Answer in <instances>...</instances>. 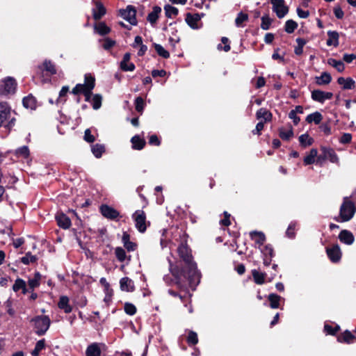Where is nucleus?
Segmentation results:
<instances>
[{"instance_id":"1","label":"nucleus","mask_w":356,"mask_h":356,"mask_svg":"<svg viewBox=\"0 0 356 356\" xmlns=\"http://www.w3.org/2000/svg\"><path fill=\"white\" fill-rule=\"evenodd\" d=\"M201 274L198 268H169V273L163 276L168 284H175L183 292L178 296L185 303L189 295L188 288L194 291L200 282Z\"/></svg>"},{"instance_id":"2","label":"nucleus","mask_w":356,"mask_h":356,"mask_svg":"<svg viewBox=\"0 0 356 356\" xmlns=\"http://www.w3.org/2000/svg\"><path fill=\"white\" fill-rule=\"evenodd\" d=\"M356 199V192L353 193L350 197H344L343 203L340 207L339 216L334 220L339 222L349 221L355 215L356 205L353 200Z\"/></svg>"},{"instance_id":"3","label":"nucleus","mask_w":356,"mask_h":356,"mask_svg":"<svg viewBox=\"0 0 356 356\" xmlns=\"http://www.w3.org/2000/svg\"><path fill=\"white\" fill-rule=\"evenodd\" d=\"M15 121L10 106L6 102H0V127L10 130L15 126Z\"/></svg>"},{"instance_id":"4","label":"nucleus","mask_w":356,"mask_h":356,"mask_svg":"<svg viewBox=\"0 0 356 356\" xmlns=\"http://www.w3.org/2000/svg\"><path fill=\"white\" fill-rule=\"evenodd\" d=\"M33 323L35 333L38 336L44 335L49 330L51 325V320L48 316H36L30 321Z\"/></svg>"},{"instance_id":"5","label":"nucleus","mask_w":356,"mask_h":356,"mask_svg":"<svg viewBox=\"0 0 356 356\" xmlns=\"http://www.w3.org/2000/svg\"><path fill=\"white\" fill-rule=\"evenodd\" d=\"M177 252L180 259L184 261L187 267H197V264L194 261L192 255V251L187 245L186 239H184L177 248Z\"/></svg>"},{"instance_id":"6","label":"nucleus","mask_w":356,"mask_h":356,"mask_svg":"<svg viewBox=\"0 0 356 356\" xmlns=\"http://www.w3.org/2000/svg\"><path fill=\"white\" fill-rule=\"evenodd\" d=\"M133 219L135 222V226L138 231L140 233H144L147 229L146 216L143 210L136 211L133 216Z\"/></svg>"},{"instance_id":"7","label":"nucleus","mask_w":356,"mask_h":356,"mask_svg":"<svg viewBox=\"0 0 356 356\" xmlns=\"http://www.w3.org/2000/svg\"><path fill=\"white\" fill-rule=\"evenodd\" d=\"M270 3L273 11L278 18H283L288 13L289 8L286 6L284 0H270Z\"/></svg>"},{"instance_id":"8","label":"nucleus","mask_w":356,"mask_h":356,"mask_svg":"<svg viewBox=\"0 0 356 356\" xmlns=\"http://www.w3.org/2000/svg\"><path fill=\"white\" fill-rule=\"evenodd\" d=\"M136 14V11L132 6H128L125 9L120 10V16L131 25H136L137 24Z\"/></svg>"},{"instance_id":"9","label":"nucleus","mask_w":356,"mask_h":356,"mask_svg":"<svg viewBox=\"0 0 356 356\" xmlns=\"http://www.w3.org/2000/svg\"><path fill=\"white\" fill-rule=\"evenodd\" d=\"M311 97L314 101L323 104L326 100L331 99L333 97V93L321 90H314L312 92Z\"/></svg>"},{"instance_id":"10","label":"nucleus","mask_w":356,"mask_h":356,"mask_svg":"<svg viewBox=\"0 0 356 356\" xmlns=\"http://www.w3.org/2000/svg\"><path fill=\"white\" fill-rule=\"evenodd\" d=\"M337 341L346 344L354 343L356 341V334L346 330L337 336Z\"/></svg>"},{"instance_id":"11","label":"nucleus","mask_w":356,"mask_h":356,"mask_svg":"<svg viewBox=\"0 0 356 356\" xmlns=\"http://www.w3.org/2000/svg\"><path fill=\"white\" fill-rule=\"evenodd\" d=\"M100 211L103 216L111 220H115L120 216V213L116 209L106 204L101 206Z\"/></svg>"},{"instance_id":"12","label":"nucleus","mask_w":356,"mask_h":356,"mask_svg":"<svg viewBox=\"0 0 356 356\" xmlns=\"http://www.w3.org/2000/svg\"><path fill=\"white\" fill-rule=\"evenodd\" d=\"M17 83L15 80L11 77L6 78L1 85V88H3V94H10L14 93L16 89Z\"/></svg>"},{"instance_id":"13","label":"nucleus","mask_w":356,"mask_h":356,"mask_svg":"<svg viewBox=\"0 0 356 356\" xmlns=\"http://www.w3.org/2000/svg\"><path fill=\"white\" fill-rule=\"evenodd\" d=\"M321 151L323 154V159H328L332 163L339 164V157L332 148L322 147Z\"/></svg>"},{"instance_id":"14","label":"nucleus","mask_w":356,"mask_h":356,"mask_svg":"<svg viewBox=\"0 0 356 356\" xmlns=\"http://www.w3.org/2000/svg\"><path fill=\"white\" fill-rule=\"evenodd\" d=\"M55 218L57 224L60 227L66 229L71 226V220L70 218L63 213H58Z\"/></svg>"},{"instance_id":"15","label":"nucleus","mask_w":356,"mask_h":356,"mask_svg":"<svg viewBox=\"0 0 356 356\" xmlns=\"http://www.w3.org/2000/svg\"><path fill=\"white\" fill-rule=\"evenodd\" d=\"M250 236L254 241L256 245L261 248L266 241V236L261 232L253 231L250 233Z\"/></svg>"},{"instance_id":"16","label":"nucleus","mask_w":356,"mask_h":356,"mask_svg":"<svg viewBox=\"0 0 356 356\" xmlns=\"http://www.w3.org/2000/svg\"><path fill=\"white\" fill-rule=\"evenodd\" d=\"M120 286L122 291L133 292L135 290L134 283L128 277H122L120 281Z\"/></svg>"},{"instance_id":"17","label":"nucleus","mask_w":356,"mask_h":356,"mask_svg":"<svg viewBox=\"0 0 356 356\" xmlns=\"http://www.w3.org/2000/svg\"><path fill=\"white\" fill-rule=\"evenodd\" d=\"M260 252L264 255V264L265 266L270 265L271 257L273 254V249L270 245H264L261 247Z\"/></svg>"},{"instance_id":"18","label":"nucleus","mask_w":356,"mask_h":356,"mask_svg":"<svg viewBox=\"0 0 356 356\" xmlns=\"http://www.w3.org/2000/svg\"><path fill=\"white\" fill-rule=\"evenodd\" d=\"M339 239L341 243L346 245H352L355 241V238L352 232L346 229L341 231L339 234Z\"/></svg>"},{"instance_id":"19","label":"nucleus","mask_w":356,"mask_h":356,"mask_svg":"<svg viewBox=\"0 0 356 356\" xmlns=\"http://www.w3.org/2000/svg\"><path fill=\"white\" fill-rule=\"evenodd\" d=\"M327 254L332 261L337 262L340 259L341 253L339 247L334 245L327 248Z\"/></svg>"},{"instance_id":"20","label":"nucleus","mask_w":356,"mask_h":356,"mask_svg":"<svg viewBox=\"0 0 356 356\" xmlns=\"http://www.w3.org/2000/svg\"><path fill=\"white\" fill-rule=\"evenodd\" d=\"M106 13L104 5L99 2H95V8L92 9V16L95 20L100 19Z\"/></svg>"},{"instance_id":"21","label":"nucleus","mask_w":356,"mask_h":356,"mask_svg":"<svg viewBox=\"0 0 356 356\" xmlns=\"http://www.w3.org/2000/svg\"><path fill=\"white\" fill-rule=\"evenodd\" d=\"M337 83L342 86L343 90H351L355 87V81L350 77H339Z\"/></svg>"},{"instance_id":"22","label":"nucleus","mask_w":356,"mask_h":356,"mask_svg":"<svg viewBox=\"0 0 356 356\" xmlns=\"http://www.w3.org/2000/svg\"><path fill=\"white\" fill-rule=\"evenodd\" d=\"M328 39L327 40L326 44L327 46H334L335 47L339 46V33L336 31H327Z\"/></svg>"},{"instance_id":"23","label":"nucleus","mask_w":356,"mask_h":356,"mask_svg":"<svg viewBox=\"0 0 356 356\" xmlns=\"http://www.w3.org/2000/svg\"><path fill=\"white\" fill-rule=\"evenodd\" d=\"M161 13V7H159L158 6H154L152 11L148 14V15L147 17V20L152 25H154L156 23Z\"/></svg>"},{"instance_id":"24","label":"nucleus","mask_w":356,"mask_h":356,"mask_svg":"<svg viewBox=\"0 0 356 356\" xmlns=\"http://www.w3.org/2000/svg\"><path fill=\"white\" fill-rule=\"evenodd\" d=\"M122 241L124 248L128 251H134L136 249V243L130 241V235L127 232H123Z\"/></svg>"},{"instance_id":"25","label":"nucleus","mask_w":356,"mask_h":356,"mask_svg":"<svg viewBox=\"0 0 356 356\" xmlns=\"http://www.w3.org/2000/svg\"><path fill=\"white\" fill-rule=\"evenodd\" d=\"M102 350L99 343H92L90 344L86 350V356H101Z\"/></svg>"},{"instance_id":"26","label":"nucleus","mask_w":356,"mask_h":356,"mask_svg":"<svg viewBox=\"0 0 356 356\" xmlns=\"http://www.w3.org/2000/svg\"><path fill=\"white\" fill-rule=\"evenodd\" d=\"M69 301L70 300L67 296H60L59 302L58 303V307L60 309H63L66 314H69L72 311V307L69 304Z\"/></svg>"},{"instance_id":"27","label":"nucleus","mask_w":356,"mask_h":356,"mask_svg":"<svg viewBox=\"0 0 356 356\" xmlns=\"http://www.w3.org/2000/svg\"><path fill=\"white\" fill-rule=\"evenodd\" d=\"M315 80L318 86L327 85L332 81V76L330 73L323 72L321 76H316Z\"/></svg>"},{"instance_id":"28","label":"nucleus","mask_w":356,"mask_h":356,"mask_svg":"<svg viewBox=\"0 0 356 356\" xmlns=\"http://www.w3.org/2000/svg\"><path fill=\"white\" fill-rule=\"evenodd\" d=\"M200 20L198 14L188 13L186 17V22L188 25L193 29H198L197 22Z\"/></svg>"},{"instance_id":"29","label":"nucleus","mask_w":356,"mask_h":356,"mask_svg":"<svg viewBox=\"0 0 356 356\" xmlns=\"http://www.w3.org/2000/svg\"><path fill=\"white\" fill-rule=\"evenodd\" d=\"M256 117L258 120L263 119L264 122H270L272 120V113L266 108H261L257 111Z\"/></svg>"},{"instance_id":"30","label":"nucleus","mask_w":356,"mask_h":356,"mask_svg":"<svg viewBox=\"0 0 356 356\" xmlns=\"http://www.w3.org/2000/svg\"><path fill=\"white\" fill-rule=\"evenodd\" d=\"M269 306L272 309H277L280 307V302L282 297L276 293H272L268 296Z\"/></svg>"},{"instance_id":"31","label":"nucleus","mask_w":356,"mask_h":356,"mask_svg":"<svg viewBox=\"0 0 356 356\" xmlns=\"http://www.w3.org/2000/svg\"><path fill=\"white\" fill-rule=\"evenodd\" d=\"M72 92L74 95H78L79 93H83L86 97V101H89V99L92 95V92H88L86 86L84 85L80 84V83L76 85V86L72 89Z\"/></svg>"},{"instance_id":"32","label":"nucleus","mask_w":356,"mask_h":356,"mask_svg":"<svg viewBox=\"0 0 356 356\" xmlns=\"http://www.w3.org/2000/svg\"><path fill=\"white\" fill-rule=\"evenodd\" d=\"M13 289L15 292H17L22 289L23 294H26V293L30 292L29 289L26 288V282L20 278H17L15 280V282L13 286Z\"/></svg>"},{"instance_id":"33","label":"nucleus","mask_w":356,"mask_h":356,"mask_svg":"<svg viewBox=\"0 0 356 356\" xmlns=\"http://www.w3.org/2000/svg\"><path fill=\"white\" fill-rule=\"evenodd\" d=\"M131 142L132 143V147L134 149H138V150L142 149L145 145V140L141 138L138 136H134V137H132Z\"/></svg>"},{"instance_id":"34","label":"nucleus","mask_w":356,"mask_h":356,"mask_svg":"<svg viewBox=\"0 0 356 356\" xmlns=\"http://www.w3.org/2000/svg\"><path fill=\"white\" fill-rule=\"evenodd\" d=\"M327 64L334 67L339 72H343L345 70V65L341 60L330 58L327 59Z\"/></svg>"},{"instance_id":"35","label":"nucleus","mask_w":356,"mask_h":356,"mask_svg":"<svg viewBox=\"0 0 356 356\" xmlns=\"http://www.w3.org/2000/svg\"><path fill=\"white\" fill-rule=\"evenodd\" d=\"M199 341L197 334L193 331V330H188V336L186 338V342L188 344L189 346H195Z\"/></svg>"},{"instance_id":"36","label":"nucleus","mask_w":356,"mask_h":356,"mask_svg":"<svg viewBox=\"0 0 356 356\" xmlns=\"http://www.w3.org/2000/svg\"><path fill=\"white\" fill-rule=\"evenodd\" d=\"M322 119V115L319 112L316 111L308 115L306 118V121L308 123L314 122L316 124H318L321 122Z\"/></svg>"},{"instance_id":"37","label":"nucleus","mask_w":356,"mask_h":356,"mask_svg":"<svg viewBox=\"0 0 356 356\" xmlns=\"http://www.w3.org/2000/svg\"><path fill=\"white\" fill-rule=\"evenodd\" d=\"M318 151L316 149H312L308 155L304 158V164L305 165H311L315 162V159L317 157Z\"/></svg>"},{"instance_id":"38","label":"nucleus","mask_w":356,"mask_h":356,"mask_svg":"<svg viewBox=\"0 0 356 356\" xmlns=\"http://www.w3.org/2000/svg\"><path fill=\"white\" fill-rule=\"evenodd\" d=\"M86 86L88 92H92V90L95 87V78L90 74L85 75V83L83 84Z\"/></svg>"},{"instance_id":"39","label":"nucleus","mask_w":356,"mask_h":356,"mask_svg":"<svg viewBox=\"0 0 356 356\" xmlns=\"http://www.w3.org/2000/svg\"><path fill=\"white\" fill-rule=\"evenodd\" d=\"M22 103L24 106L27 108L34 109L36 106L35 98L32 95L25 97L22 100Z\"/></svg>"},{"instance_id":"40","label":"nucleus","mask_w":356,"mask_h":356,"mask_svg":"<svg viewBox=\"0 0 356 356\" xmlns=\"http://www.w3.org/2000/svg\"><path fill=\"white\" fill-rule=\"evenodd\" d=\"M252 275L257 284H263L265 282L266 273H260L256 269L252 270Z\"/></svg>"},{"instance_id":"41","label":"nucleus","mask_w":356,"mask_h":356,"mask_svg":"<svg viewBox=\"0 0 356 356\" xmlns=\"http://www.w3.org/2000/svg\"><path fill=\"white\" fill-rule=\"evenodd\" d=\"M45 347H46L45 339H42L39 340L35 343V348L31 352V355L33 356H39L41 350L44 349Z\"/></svg>"},{"instance_id":"42","label":"nucleus","mask_w":356,"mask_h":356,"mask_svg":"<svg viewBox=\"0 0 356 356\" xmlns=\"http://www.w3.org/2000/svg\"><path fill=\"white\" fill-rule=\"evenodd\" d=\"M21 261L24 265H33L37 264L36 261L38 259L36 256L32 255L30 252L26 253L25 256L22 257Z\"/></svg>"},{"instance_id":"43","label":"nucleus","mask_w":356,"mask_h":356,"mask_svg":"<svg viewBox=\"0 0 356 356\" xmlns=\"http://www.w3.org/2000/svg\"><path fill=\"white\" fill-rule=\"evenodd\" d=\"M299 142L302 147H308L314 143V139L307 134H302L299 136Z\"/></svg>"},{"instance_id":"44","label":"nucleus","mask_w":356,"mask_h":356,"mask_svg":"<svg viewBox=\"0 0 356 356\" xmlns=\"http://www.w3.org/2000/svg\"><path fill=\"white\" fill-rule=\"evenodd\" d=\"M95 29L101 35H106L111 31L110 28L107 26L104 22H99V24H96L95 26Z\"/></svg>"},{"instance_id":"45","label":"nucleus","mask_w":356,"mask_h":356,"mask_svg":"<svg viewBox=\"0 0 356 356\" xmlns=\"http://www.w3.org/2000/svg\"><path fill=\"white\" fill-rule=\"evenodd\" d=\"M248 20V15L243 12L239 13L235 19V24L237 27H243V23Z\"/></svg>"},{"instance_id":"46","label":"nucleus","mask_w":356,"mask_h":356,"mask_svg":"<svg viewBox=\"0 0 356 356\" xmlns=\"http://www.w3.org/2000/svg\"><path fill=\"white\" fill-rule=\"evenodd\" d=\"M164 10H165V16L168 18L175 17L179 13L178 9L174 6H170V5L165 6Z\"/></svg>"},{"instance_id":"47","label":"nucleus","mask_w":356,"mask_h":356,"mask_svg":"<svg viewBox=\"0 0 356 356\" xmlns=\"http://www.w3.org/2000/svg\"><path fill=\"white\" fill-rule=\"evenodd\" d=\"M105 151L104 146L100 144H95L92 146V152L97 158H100Z\"/></svg>"},{"instance_id":"48","label":"nucleus","mask_w":356,"mask_h":356,"mask_svg":"<svg viewBox=\"0 0 356 356\" xmlns=\"http://www.w3.org/2000/svg\"><path fill=\"white\" fill-rule=\"evenodd\" d=\"M298 24L292 20L289 19L285 23L284 31L288 33H292L297 29Z\"/></svg>"},{"instance_id":"49","label":"nucleus","mask_w":356,"mask_h":356,"mask_svg":"<svg viewBox=\"0 0 356 356\" xmlns=\"http://www.w3.org/2000/svg\"><path fill=\"white\" fill-rule=\"evenodd\" d=\"M280 137L284 140H289L293 136V132L292 128L289 129L285 130L284 129H280L279 131Z\"/></svg>"},{"instance_id":"50","label":"nucleus","mask_w":356,"mask_h":356,"mask_svg":"<svg viewBox=\"0 0 356 356\" xmlns=\"http://www.w3.org/2000/svg\"><path fill=\"white\" fill-rule=\"evenodd\" d=\"M154 47L155 51L160 56L164 58H168L170 57V53L167 50H165L161 44H154Z\"/></svg>"},{"instance_id":"51","label":"nucleus","mask_w":356,"mask_h":356,"mask_svg":"<svg viewBox=\"0 0 356 356\" xmlns=\"http://www.w3.org/2000/svg\"><path fill=\"white\" fill-rule=\"evenodd\" d=\"M340 326L337 325L335 327H332L329 324H325L324 325V331L330 335L335 336L337 333L339 331Z\"/></svg>"},{"instance_id":"52","label":"nucleus","mask_w":356,"mask_h":356,"mask_svg":"<svg viewBox=\"0 0 356 356\" xmlns=\"http://www.w3.org/2000/svg\"><path fill=\"white\" fill-rule=\"evenodd\" d=\"M29 149L28 146H22L15 150V155L17 156H22L23 158H28L29 156Z\"/></svg>"},{"instance_id":"53","label":"nucleus","mask_w":356,"mask_h":356,"mask_svg":"<svg viewBox=\"0 0 356 356\" xmlns=\"http://www.w3.org/2000/svg\"><path fill=\"white\" fill-rule=\"evenodd\" d=\"M124 312L129 316L134 315L137 312V309H136V306L134 304L130 303V302L124 303Z\"/></svg>"},{"instance_id":"54","label":"nucleus","mask_w":356,"mask_h":356,"mask_svg":"<svg viewBox=\"0 0 356 356\" xmlns=\"http://www.w3.org/2000/svg\"><path fill=\"white\" fill-rule=\"evenodd\" d=\"M261 28L263 30H268L270 27L273 20L269 17L268 15H265L261 17Z\"/></svg>"},{"instance_id":"55","label":"nucleus","mask_w":356,"mask_h":356,"mask_svg":"<svg viewBox=\"0 0 356 356\" xmlns=\"http://www.w3.org/2000/svg\"><path fill=\"white\" fill-rule=\"evenodd\" d=\"M102 97L99 95H95L92 98V108L95 110L99 109L102 106Z\"/></svg>"},{"instance_id":"56","label":"nucleus","mask_w":356,"mask_h":356,"mask_svg":"<svg viewBox=\"0 0 356 356\" xmlns=\"http://www.w3.org/2000/svg\"><path fill=\"white\" fill-rule=\"evenodd\" d=\"M296 222H291L287 229H286V235L290 238H293L296 236V233H295V229H296Z\"/></svg>"},{"instance_id":"57","label":"nucleus","mask_w":356,"mask_h":356,"mask_svg":"<svg viewBox=\"0 0 356 356\" xmlns=\"http://www.w3.org/2000/svg\"><path fill=\"white\" fill-rule=\"evenodd\" d=\"M221 42L222 44H225V46L222 47L221 44H219L218 45V50H223L225 52H227L230 50V45L229 44V39L226 37H222L221 38Z\"/></svg>"},{"instance_id":"58","label":"nucleus","mask_w":356,"mask_h":356,"mask_svg":"<svg viewBox=\"0 0 356 356\" xmlns=\"http://www.w3.org/2000/svg\"><path fill=\"white\" fill-rule=\"evenodd\" d=\"M145 102L141 97H138L135 99V107L138 112H142L144 109Z\"/></svg>"},{"instance_id":"59","label":"nucleus","mask_w":356,"mask_h":356,"mask_svg":"<svg viewBox=\"0 0 356 356\" xmlns=\"http://www.w3.org/2000/svg\"><path fill=\"white\" fill-rule=\"evenodd\" d=\"M44 69L51 74L56 73L54 65L49 60H45L43 63Z\"/></svg>"},{"instance_id":"60","label":"nucleus","mask_w":356,"mask_h":356,"mask_svg":"<svg viewBox=\"0 0 356 356\" xmlns=\"http://www.w3.org/2000/svg\"><path fill=\"white\" fill-rule=\"evenodd\" d=\"M120 68L124 72H132L135 70V65L130 61L125 63H120Z\"/></svg>"},{"instance_id":"61","label":"nucleus","mask_w":356,"mask_h":356,"mask_svg":"<svg viewBox=\"0 0 356 356\" xmlns=\"http://www.w3.org/2000/svg\"><path fill=\"white\" fill-rule=\"evenodd\" d=\"M115 255L118 259L120 261H124L126 258V252L122 248H117L115 249Z\"/></svg>"},{"instance_id":"62","label":"nucleus","mask_w":356,"mask_h":356,"mask_svg":"<svg viewBox=\"0 0 356 356\" xmlns=\"http://www.w3.org/2000/svg\"><path fill=\"white\" fill-rule=\"evenodd\" d=\"M69 92V87L68 86H63L60 92H59V97L57 99V102L63 101L65 102V99H63L66 97L67 92Z\"/></svg>"},{"instance_id":"63","label":"nucleus","mask_w":356,"mask_h":356,"mask_svg":"<svg viewBox=\"0 0 356 356\" xmlns=\"http://www.w3.org/2000/svg\"><path fill=\"white\" fill-rule=\"evenodd\" d=\"M115 44V42L108 38H106L104 40V43L102 44L103 48L105 50H109L111 47H113Z\"/></svg>"},{"instance_id":"64","label":"nucleus","mask_w":356,"mask_h":356,"mask_svg":"<svg viewBox=\"0 0 356 356\" xmlns=\"http://www.w3.org/2000/svg\"><path fill=\"white\" fill-rule=\"evenodd\" d=\"M352 135L349 133H344L339 138V143L341 144H348L351 142Z\"/></svg>"}]
</instances>
